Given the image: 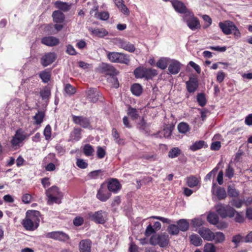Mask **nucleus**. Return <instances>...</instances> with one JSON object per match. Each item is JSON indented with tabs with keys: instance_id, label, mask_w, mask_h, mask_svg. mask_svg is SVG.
<instances>
[{
	"instance_id": "obj_50",
	"label": "nucleus",
	"mask_w": 252,
	"mask_h": 252,
	"mask_svg": "<svg viewBox=\"0 0 252 252\" xmlns=\"http://www.w3.org/2000/svg\"><path fill=\"white\" fill-rule=\"evenodd\" d=\"M168 232L171 235H177L179 232V229L177 225L175 224L170 225L167 228Z\"/></svg>"
},
{
	"instance_id": "obj_57",
	"label": "nucleus",
	"mask_w": 252,
	"mask_h": 252,
	"mask_svg": "<svg viewBox=\"0 0 252 252\" xmlns=\"http://www.w3.org/2000/svg\"><path fill=\"white\" fill-rule=\"evenodd\" d=\"M44 135L46 140H49L51 137V127L49 125L46 126L44 131Z\"/></svg>"
},
{
	"instance_id": "obj_44",
	"label": "nucleus",
	"mask_w": 252,
	"mask_h": 252,
	"mask_svg": "<svg viewBox=\"0 0 252 252\" xmlns=\"http://www.w3.org/2000/svg\"><path fill=\"white\" fill-rule=\"evenodd\" d=\"M112 136L114 138L116 143L119 145H123L124 144V140L120 138L119 133L116 128H113L112 129Z\"/></svg>"
},
{
	"instance_id": "obj_54",
	"label": "nucleus",
	"mask_w": 252,
	"mask_h": 252,
	"mask_svg": "<svg viewBox=\"0 0 252 252\" xmlns=\"http://www.w3.org/2000/svg\"><path fill=\"white\" fill-rule=\"evenodd\" d=\"M204 252H216V247L212 243H207L204 248Z\"/></svg>"
},
{
	"instance_id": "obj_19",
	"label": "nucleus",
	"mask_w": 252,
	"mask_h": 252,
	"mask_svg": "<svg viewBox=\"0 0 252 252\" xmlns=\"http://www.w3.org/2000/svg\"><path fill=\"white\" fill-rule=\"evenodd\" d=\"M41 42L48 46H55L59 43V39L55 37L49 36L41 38Z\"/></svg>"
},
{
	"instance_id": "obj_62",
	"label": "nucleus",
	"mask_w": 252,
	"mask_h": 252,
	"mask_svg": "<svg viewBox=\"0 0 252 252\" xmlns=\"http://www.w3.org/2000/svg\"><path fill=\"white\" fill-rule=\"evenodd\" d=\"M32 196L29 193H26L22 196V200L25 204H29L32 201Z\"/></svg>"
},
{
	"instance_id": "obj_61",
	"label": "nucleus",
	"mask_w": 252,
	"mask_h": 252,
	"mask_svg": "<svg viewBox=\"0 0 252 252\" xmlns=\"http://www.w3.org/2000/svg\"><path fill=\"white\" fill-rule=\"evenodd\" d=\"M243 201L240 199H233L231 201V204L232 206L240 208L242 207Z\"/></svg>"
},
{
	"instance_id": "obj_41",
	"label": "nucleus",
	"mask_w": 252,
	"mask_h": 252,
	"mask_svg": "<svg viewBox=\"0 0 252 252\" xmlns=\"http://www.w3.org/2000/svg\"><path fill=\"white\" fill-rule=\"evenodd\" d=\"M178 130L180 133H186L189 130V126L188 124L182 122L178 124Z\"/></svg>"
},
{
	"instance_id": "obj_1",
	"label": "nucleus",
	"mask_w": 252,
	"mask_h": 252,
	"mask_svg": "<svg viewBox=\"0 0 252 252\" xmlns=\"http://www.w3.org/2000/svg\"><path fill=\"white\" fill-rule=\"evenodd\" d=\"M46 195L47 197V204L49 205L53 203L60 204L63 197V193L59 191V188L54 186L46 190Z\"/></svg>"
},
{
	"instance_id": "obj_3",
	"label": "nucleus",
	"mask_w": 252,
	"mask_h": 252,
	"mask_svg": "<svg viewBox=\"0 0 252 252\" xmlns=\"http://www.w3.org/2000/svg\"><path fill=\"white\" fill-rule=\"evenodd\" d=\"M169 237L165 233L153 235L150 239V244L152 245H158L160 247L164 248L169 243Z\"/></svg>"
},
{
	"instance_id": "obj_55",
	"label": "nucleus",
	"mask_w": 252,
	"mask_h": 252,
	"mask_svg": "<svg viewBox=\"0 0 252 252\" xmlns=\"http://www.w3.org/2000/svg\"><path fill=\"white\" fill-rule=\"evenodd\" d=\"M106 155L105 149L100 146L97 147L96 155L99 158H103Z\"/></svg>"
},
{
	"instance_id": "obj_2",
	"label": "nucleus",
	"mask_w": 252,
	"mask_h": 252,
	"mask_svg": "<svg viewBox=\"0 0 252 252\" xmlns=\"http://www.w3.org/2000/svg\"><path fill=\"white\" fill-rule=\"evenodd\" d=\"M219 27L226 34L233 33L234 35L237 38L240 37L241 33L235 24L231 21H226L224 23L220 22Z\"/></svg>"
},
{
	"instance_id": "obj_63",
	"label": "nucleus",
	"mask_w": 252,
	"mask_h": 252,
	"mask_svg": "<svg viewBox=\"0 0 252 252\" xmlns=\"http://www.w3.org/2000/svg\"><path fill=\"white\" fill-rule=\"evenodd\" d=\"M84 222V219L82 217H77L73 220V224L76 226L81 225Z\"/></svg>"
},
{
	"instance_id": "obj_35",
	"label": "nucleus",
	"mask_w": 252,
	"mask_h": 252,
	"mask_svg": "<svg viewBox=\"0 0 252 252\" xmlns=\"http://www.w3.org/2000/svg\"><path fill=\"white\" fill-rule=\"evenodd\" d=\"M81 129L79 128H75L70 133V138L72 140L78 141L81 137Z\"/></svg>"
},
{
	"instance_id": "obj_37",
	"label": "nucleus",
	"mask_w": 252,
	"mask_h": 252,
	"mask_svg": "<svg viewBox=\"0 0 252 252\" xmlns=\"http://www.w3.org/2000/svg\"><path fill=\"white\" fill-rule=\"evenodd\" d=\"M190 242L195 246H199L202 244L201 238L197 234H192L190 236Z\"/></svg>"
},
{
	"instance_id": "obj_56",
	"label": "nucleus",
	"mask_w": 252,
	"mask_h": 252,
	"mask_svg": "<svg viewBox=\"0 0 252 252\" xmlns=\"http://www.w3.org/2000/svg\"><path fill=\"white\" fill-rule=\"evenodd\" d=\"M197 100L201 106H204L206 103V98L203 94H199L197 96Z\"/></svg>"
},
{
	"instance_id": "obj_16",
	"label": "nucleus",
	"mask_w": 252,
	"mask_h": 252,
	"mask_svg": "<svg viewBox=\"0 0 252 252\" xmlns=\"http://www.w3.org/2000/svg\"><path fill=\"white\" fill-rule=\"evenodd\" d=\"M26 138V135L24 134V132L21 129H18L15 133V135L13 137L11 143L13 146L18 145Z\"/></svg>"
},
{
	"instance_id": "obj_17",
	"label": "nucleus",
	"mask_w": 252,
	"mask_h": 252,
	"mask_svg": "<svg viewBox=\"0 0 252 252\" xmlns=\"http://www.w3.org/2000/svg\"><path fill=\"white\" fill-rule=\"evenodd\" d=\"M181 67V63L177 60H171L168 65V71L171 74H177L180 71Z\"/></svg>"
},
{
	"instance_id": "obj_26",
	"label": "nucleus",
	"mask_w": 252,
	"mask_h": 252,
	"mask_svg": "<svg viewBox=\"0 0 252 252\" xmlns=\"http://www.w3.org/2000/svg\"><path fill=\"white\" fill-rule=\"evenodd\" d=\"M53 20L57 23H63L64 20V15L60 10H57L53 12L52 14Z\"/></svg>"
},
{
	"instance_id": "obj_64",
	"label": "nucleus",
	"mask_w": 252,
	"mask_h": 252,
	"mask_svg": "<svg viewBox=\"0 0 252 252\" xmlns=\"http://www.w3.org/2000/svg\"><path fill=\"white\" fill-rule=\"evenodd\" d=\"M154 233H155V229L153 228L152 225L151 224L148 225L145 232V235L147 237H148Z\"/></svg>"
},
{
	"instance_id": "obj_18",
	"label": "nucleus",
	"mask_w": 252,
	"mask_h": 252,
	"mask_svg": "<svg viewBox=\"0 0 252 252\" xmlns=\"http://www.w3.org/2000/svg\"><path fill=\"white\" fill-rule=\"evenodd\" d=\"M121 188V185L117 179H111L108 181L107 189L109 191L117 193Z\"/></svg>"
},
{
	"instance_id": "obj_60",
	"label": "nucleus",
	"mask_w": 252,
	"mask_h": 252,
	"mask_svg": "<svg viewBox=\"0 0 252 252\" xmlns=\"http://www.w3.org/2000/svg\"><path fill=\"white\" fill-rule=\"evenodd\" d=\"M76 165L80 168L85 169L88 164L83 159L78 158L76 161Z\"/></svg>"
},
{
	"instance_id": "obj_46",
	"label": "nucleus",
	"mask_w": 252,
	"mask_h": 252,
	"mask_svg": "<svg viewBox=\"0 0 252 252\" xmlns=\"http://www.w3.org/2000/svg\"><path fill=\"white\" fill-rule=\"evenodd\" d=\"M83 152L86 156H91L94 152V149L91 145L86 144L83 148Z\"/></svg>"
},
{
	"instance_id": "obj_51",
	"label": "nucleus",
	"mask_w": 252,
	"mask_h": 252,
	"mask_svg": "<svg viewBox=\"0 0 252 252\" xmlns=\"http://www.w3.org/2000/svg\"><path fill=\"white\" fill-rule=\"evenodd\" d=\"M204 143V141L201 140L195 142L190 147V149L193 151L199 150L203 147Z\"/></svg>"
},
{
	"instance_id": "obj_22",
	"label": "nucleus",
	"mask_w": 252,
	"mask_h": 252,
	"mask_svg": "<svg viewBox=\"0 0 252 252\" xmlns=\"http://www.w3.org/2000/svg\"><path fill=\"white\" fill-rule=\"evenodd\" d=\"M171 3L176 11L181 13H184V14L189 12L187 10L186 6L182 2L178 0H172Z\"/></svg>"
},
{
	"instance_id": "obj_8",
	"label": "nucleus",
	"mask_w": 252,
	"mask_h": 252,
	"mask_svg": "<svg viewBox=\"0 0 252 252\" xmlns=\"http://www.w3.org/2000/svg\"><path fill=\"white\" fill-rule=\"evenodd\" d=\"M46 237L63 242H67L69 239V236L63 231H53L47 233Z\"/></svg>"
},
{
	"instance_id": "obj_24",
	"label": "nucleus",
	"mask_w": 252,
	"mask_h": 252,
	"mask_svg": "<svg viewBox=\"0 0 252 252\" xmlns=\"http://www.w3.org/2000/svg\"><path fill=\"white\" fill-rule=\"evenodd\" d=\"M92 242L89 239L81 240L79 243L80 252H91Z\"/></svg>"
},
{
	"instance_id": "obj_9",
	"label": "nucleus",
	"mask_w": 252,
	"mask_h": 252,
	"mask_svg": "<svg viewBox=\"0 0 252 252\" xmlns=\"http://www.w3.org/2000/svg\"><path fill=\"white\" fill-rule=\"evenodd\" d=\"M87 98L92 102H97L101 97V94L96 88H91L86 91Z\"/></svg>"
},
{
	"instance_id": "obj_4",
	"label": "nucleus",
	"mask_w": 252,
	"mask_h": 252,
	"mask_svg": "<svg viewBox=\"0 0 252 252\" xmlns=\"http://www.w3.org/2000/svg\"><path fill=\"white\" fill-rule=\"evenodd\" d=\"M217 212L222 218L226 217L232 218L236 213V210L229 205H225L222 203H219L215 206Z\"/></svg>"
},
{
	"instance_id": "obj_42",
	"label": "nucleus",
	"mask_w": 252,
	"mask_h": 252,
	"mask_svg": "<svg viewBox=\"0 0 252 252\" xmlns=\"http://www.w3.org/2000/svg\"><path fill=\"white\" fill-rule=\"evenodd\" d=\"M227 193L230 197H236L239 195V192L238 191L234 186L229 185L227 188Z\"/></svg>"
},
{
	"instance_id": "obj_25",
	"label": "nucleus",
	"mask_w": 252,
	"mask_h": 252,
	"mask_svg": "<svg viewBox=\"0 0 252 252\" xmlns=\"http://www.w3.org/2000/svg\"><path fill=\"white\" fill-rule=\"evenodd\" d=\"M89 30L93 35L99 37H103L108 34V32L104 28H89Z\"/></svg>"
},
{
	"instance_id": "obj_34",
	"label": "nucleus",
	"mask_w": 252,
	"mask_h": 252,
	"mask_svg": "<svg viewBox=\"0 0 252 252\" xmlns=\"http://www.w3.org/2000/svg\"><path fill=\"white\" fill-rule=\"evenodd\" d=\"M132 93L136 96H139L142 92V88L139 84H134L131 87Z\"/></svg>"
},
{
	"instance_id": "obj_53",
	"label": "nucleus",
	"mask_w": 252,
	"mask_h": 252,
	"mask_svg": "<svg viewBox=\"0 0 252 252\" xmlns=\"http://www.w3.org/2000/svg\"><path fill=\"white\" fill-rule=\"evenodd\" d=\"M42 99H48L51 94L50 90L48 88H44L40 92Z\"/></svg>"
},
{
	"instance_id": "obj_59",
	"label": "nucleus",
	"mask_w": 252,
	"mask_h": 252,
	"mask_svg": "<svg viewBox=\"0 0 252 252\" xmlns=\"http://www.w3.org/2000/svg\"><path fill=\"white\" fill-rule=\"evenodd\" d=\"M191 223L194 227H200L204 223V220L201 218H195L191 220Z\"/></svg>"
},
{
	"instance_id": "obj_5",
	"label": "nucleus",
	"mask_w": 252,
	"mask_h": 252,
	"mask_svg": "<svg viewBox=\"0 0 252 252\" xmlns=\"http://www.w3.org/2000/svg\"><path fill=\"white\" fill-rule=\"evenodd\" d=\"M107 58L112 63H118L128 64L129 63V59L126 55L119 52H108Z\"/></svg>"
},
{
	"instance_id": "obj_36",
	"label": "nucleus",
	"mask_w": 252,
	"mask_h": 252,
	"mask_svg": "<svg viewBox=\"0 0 252 252\" xmlns=\"http://www.w3.org/2000/svg\"><path fill=\"white\" fill-rule=\"evenodd\" d=\"M39 75L42 81L44 83H47L50 80L51 73L50 71L47 70L41 71Z\"/></svg>"
},
{
	"instance_id": "obj_38",
	"label": "nucleus",
	"mask_w": 252,
	"mask_h": 252,
	"mask_svg": "<svg viewBox=\"0 0 252 252\" xmlns=\"http://www.w3.org/2000/svg\"><path fill=\"white\" fill-rule=\"evenodd\" d=\"M145 67L140 66L136 68L134 71V74L136 78H145Z\"/></svg>"
},
{
	"instance_id": "obj_11",
	"label": "nucleus",
	"mask_w": 252,
	"mask_h": 252,
	"mask_svg": "<svg viewBox=\"0 0 252 252\" xmlns=\"http://www.w3.org/2000/svg\"><path fill=\"white\" fill-rule=\"evenodd\" d=\"M56 59V55L53 52H49L44 54L40 59V63L46 67L52 63Z\"/></svg>"
},
{
	"instance_id": "obj_45",
	"label": "nucleus",
	"mask_w": 252,
	"mask_h": 252,
	"mask_svg": "<svg viewBox=\"0 0 252 252\" xmlns=\"http://www.w3.org/2000/svg\"><path fill=\"white\" fill-rule=\"evenodd\" d=\"M181 153V151L177 147L171 149L168 153V157L171 158L177 157Z\"/></svg>"
},
{
	"instance_id": "obj_7",
	"label": "nucleus",
	"mask_w": 252,
	"mask_h": 252,
	"mask_svg": "<svg viewBox=\"0 0 252 252\" xmlns=\"http://www.w3.org/2000/svg\"><path fill=\"white\" fill-rule=\"evenodd\" d=\"M88 218L97 224H104L107 219V213L102 210L95 212H90L88 214Z\"/></svg>"
},
{
	"instance_id": "obj_43",
	"label": "nucleus",
	"mask_w": 252,
	"mask_h": 252,
	"mask_svg": "<svg viewBox=\"0 0 252 252\" xmlns=\"http://www.w3.org/2000/svg\"><path fill=\"white\" fill-rule=\"evenodd\" d=\"M64 91L66 95H71L75 93L76 89L70 84H67L64 86Z\"/></svg>"
},
{
	"instance_id": "obj_30",
	"label": "nucleus",
	"mask_w": 252,
	"mask_h": 252,
	"mask_svg": "<svg viewBox=\"0 0 252 252\" xmlns=\"http://www.w3.org/2000/svg\"><path fill=\"white\" fill-rule=\"evenodd\" d=\"M169 59L165 58H160L157 63V66L161 69H165L169 65Z\"/></svg>"
},
{
	"instance_id": "obj_12",
	"label": "nucleus",
	"mask_w": 252,
	"mask_h": 252,
	"mask_svg": "<svg viewBox=\"0 0 252 252\" xmlns=\"http://www.w3.org/2000/svg\"><path fill=\"white\" fill-rule=\"evenodd\" d=\"M99 70L102 73L112 76H114L118 74V71L113 65L106 63H102L100 64L99 66Z\"/></svg>"
},
{
	"instance_id": "obj_15",
	"label": "nucleus",
	"mask_w": 252,
	"mask_h": 252,
	"mask_svg": "<svg viewBox=\"0 0 252 252\" xmlns=\"http://www.w3.org/2000/svg\"><path fill=\"white\" fill-rule=\"evenodd\" d=\"M117 45L119 47L130 53H133L135 50V48L133 44L124 39H118Z\"/></svg>"
},
{
	"instance_id": "obj_31",
	"label": "nucleus",
	"mask_w": 252,
	"mask_h": 252,
	"mask_svg": "<svg viewBox=\"0 0 252 252\" xmlns=\"http://www.w3.org/2000/svg\"><path fill=\"white\" fill-rule=\"evenodd\" d=\"M44 117L45 113L44 112L38 111L33 117V120L35 121L34 124L40 125L43 122Z\"/></svg>"
},
{
	"instance_id": "obj_21",
	"label": "nucleus",
	"mask_w": 252,
	"mask_h": 252,
	"mask_svg": "<svg viewBox=\"0 0 252 252\" xmlns=\"http://www.w3.org/2000/svg\"><path fill=\"white\" fill-rule=\"evenodd\" d=\"M174 125L172 124L170 125H166L163 129L159 132L158 134L160 137L170 138L171 133L174 129Z\"/></svg>"
},
{
	"instance_id": "obj_58",
	"label": "nucleus",
	"mask_w": 252,
	"mask_h": 252,
	"mask_svg": "<svg viewBox=\"0 0 252 252\" xmlns=\"http://www.w3.org/2000/svg\"><path fill=\"white\" fill-rule=\"evenodd\" d=\"M234 174V171L233 168L229 164L226 169L225 176L229 179L232 178Z\"/></svg>"
},
{
	"instance_id": "obj_28",
	"label": "nucleus",
	"mask_w": 252,
	"mask_h": 252,
	"mask_svg": "<svg viewBox=\"0 0 252 252\" xmlns=\"http://www.w3.org/2000/svg\"><path fill=\"white\" fill-rule=\"evenodd\" d=\"M55 5L57 8L64 12H66L71 8L72 3H68L61 1H57Z\"/></svg>"
},
{
	"instance_id": "obj_40",
	"label": "nucleus",
	"mask_w": 252,
	"mask_h": 252,
	"mask_svg": "<svg viewBox=\"0 0 252 252\" xmlns=\"http://www.w3.org/2000/svg\"><path fill=\"white\" fill-rule=\"evenodd\" d=\"M216 195L219 200L225 199L227 195L224 189L221 188L220 187L217 188Z\"/></svg>"
},
{
	"instance_id": "obj_10",
	"label": "nucleus",
	"mask_w": 252,
	"mask_h": 252,
	"mask_svg": "<svg viewBox=\"0 0 252 252\" xmlns=\"http://www.w3.org/2000/svg\"><path fill=\"white\" fill-rule=\"evenodd\" d=\"M111 195L110 191L105 188L104 184H102L98 190L96 196L100 201L105 202L110 197Z\"/></svg>"
},
{
	"instance_id": "obj_32",
	"label": "nucleus",
	"mask_w": 252,
	"mask_h": 252,
	"mask_svg": "<svg viewBox=\"0 0 252 252\" xmlns=\"http://www.w3.org/2000/svg\"><path fill=\"white\" fill-rule=\"evenodd\" d=\"M199 181L195 176H191L187 178V184L190 188L196 187L198 184Z\"/></svg>"
},
{
	"instance_id": "obj_20",
	"label": "nucleus",
	"mask_w": 252,
	"mask_h": 252,
	"mask_svg": "<svg viewBox=\"0 0 252 252\" xmlns=\"http://www.w3.org/2000/svg\"><path fill=\"white\" fill-rule=\"evenodd\" d=\"M73 121L74 123L79 125L84 128H88L90 126L89 119L83 116H73Z\"/></svg>"
},
{
	"instance_id": "obj_49",
	"label": "nucleus",
	"mask_w": 252,
	"mask_h": 252,
	"mask_svg": "<svg viewBox=\"0 0 252 252\" xmlns=\"http://www.w3.org/2000/svg\"><path fill=\"white\" fill-rule=\"evenodd\" d=\"M95 17L101 20H107L109 17V14L106 11L97 12L95 14Z\"/></svg>"
},
{
	"instance_id": "obj_29",
	"label": "nucleus",
	"mask_w": 252,
	"mask_h": 252,
	"mask_svg": "<svg viewBox=\"0 0 252 252\" xmlns=\"http://www.w3.org/2000/svg\"><path fill=\"white\" fill-rule=\"evenodd\" d=\"M145 78L147 80L151 79L158 74L157 71L155 69L145 67Z\"/></svg>"
},
{
	"instance_id": "obj_14",
	"label": "nucleus",
	"mask_w": 252,
	"mask_h": 252,
	"mask_svg": "<svg viewBox=\"0 0 252 252\" xmlns=\"http://www.w3.org/2000/svg\"><path fill=\"white\" fill-rule=\"evenodd\" d=\"M40 212L38 211L29 210L26 213V216L29 220L32 222L36 227H38L40 221Z\"/></svg>"
},
{
	"instance_id": "obj_13",
	"label": "nucleus",
	"mask_w": 252,
	"mask_h": 252,
	"mask_svg": "<svg viewBox=\"0 0 252 252\" xmlns=\"http://www.w3.org/2000/svg\"><path fill=\"white\" fill-rule=\"evenodd\" d=\"M198 233L205 240L212 241L214 239V233L208 228L202 227L199 229Z\"/></svg>"
},
{
	"instance_id": "obj_47",
	"label": "nucleus",
	"mask_w": 252,
	"mask_h": 252,
	"mask_svg": "<svg viewBox=\"0 0 252 252\" xmlns=\"http://www.w3.org/2000/svg\"><path fill=\"white\" fill-rule=\"evenodd\" d=\"M127 115L133 120L137 119L139 116V114L137 109L131 107H129L128 109Z\"/></svg>"
},
{
	"instance_id": "obj_23",
	"label": "nucleus",
	"mask_w": 252,
	"mask_h": 252,
	"mask_svg": "<svg viewBox=\"0 0 252 252\" xmlns=\"http://www.w3.org/2000/svg\"><path fill=\"white\" fill-rule=\"evenodd\" d=\"M187 89L189 92H194L198 86L197 79L195 77H190L186 82Z\"/></svg>"
},
{
	"instance_id": "obj_6",
	"label": "nucleus",
	"mask_w": 252,
	"mask_h": 252,
	"mask_svg": "<svg viewBox=\"0 0 252 252\" xmlns=\"http://www.w3.org/2000/svg\"><path fill=\"white\" fill-rule=\"evenodd\" d=\"M183 19L187 26L192 31L200 28V25L198 19L194 17L193 13L188 12L183 16Z\"/></svg>"
},
{
	"instance_id": "obj_27",
	"label": "nucleus",
	"mask_w": 252,
	"mask_h": 252,
	"mask_svg": "<svg viewBox=\"0 0 252 252\" xmlns=\"http://www.w3.org/2000/svg\"><path fill=\"white\" fill-rule=\"evenodd\" d=\"M22 224L26 230L29 231H33L38 227L27 217L23 220Z\"/></svg>"
},
{
	"instance_id": "obj_39",
	"label": "nucleus",
	"mask_w": 252,
	"mask_h": 252,
	"mask_svg": "<svg viewBox=\"0 0 252 252\" xmlns=\"http://www.w3.org/2000/svg\"><path fill=\"white\" fill-rule=\"evenodd\" d=\"M207 220L212 224H216L219 221V217L215 213H210L207 216Z\"/></svg>"
},
{
	"instance_id": "obj_48",
	"label": "nucleus",
	"mask_w": 252,
	"mask_h": 252,
	"mask_svg": "<svg viewBox=\"0 0 252 252\" xmlns=\"http://www.w3.org/2000/svg\"><path fill=\"white\" fill-rule=\"evenodd\" d=\"M225 239L224 235L220 232H217L214 233V239L216 243H222Z\"/></svg>"
},
{
	"instance_id": "obj_33",
	"label": "nucleus",
	"mask_w": 252,
	"mask_h": 252,
	"mask_svg": "<svg viewBox=\"0 0 252 252\" xmlns=\"http://www.w3.org/2000/svg\"><path fill=\"white\" fill-rule=\"evenodd\" d=\"M177 226L179 230L186 231L189 228V223L186 220L181 219L177 222Z\"/></svg>"
},
{
	"instance_id": "obj_52",
	"label": "nucleus",
	"mask_w": 252,
	"mask_h": 252,
	"mask_svg": "<svg viewBox=\"0 0 252 252\" xmlns=\"http://www.w3.org/2000/svg\"><path fill=\"white\" fill-rule=\"evenodd\" d=\"M102 173L101 170H96L93 171L89 173L88 177L90 179H97L100 174Z\"/></svg>"
}]
</instances>
